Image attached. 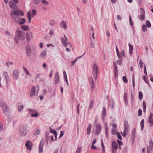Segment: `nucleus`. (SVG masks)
Listing matches in <instances>:
<instances>
[{
	"instance_id": "79ce46f5",
	"label": "nucleus",
	"mask_w": 153,
	"mask_h": 153,
	"mask_svg": "<svg viewBox=\"0 0 153 153\" xmlns=\"http://www.w3.org/2000/svg\"><path fill=\"white\" fill-rule=\"evenodd\" d=\"M40 133V131L39 130L36 129V131L34 132V135H37L39 134Z\"/></svg>"
},
{
	"instance_id": "0e129e2a",
	"label": "nucleus",
	"mask_w": 153,
	"mask_h": 153,
	"mask_svg": "<svg viewBox=\"0 0 153 153\" xmlns=\"http://www.w3.org/2000/svg\"><path fill=\"white\" fill-rule=\"evenodd\" d=\"M101 144L102 147L103 149H105V146L103 144V141L102 139H101Z\"/></svg>"
},
{
	"instance_id": "f3484780",
	"label": "nucleus",
	"mask_w": 153,
	"mask_h": 153,
	"mask_svg": "<svg viewBox=\"0 0 153 153\" xmlns=\"http://www.w3.org/2000/svg\"><path fill=\"white\" fill-rule=\"evenodd\" d=\"M26 21V20L25 19L22 18L19 19V18L18 22L19 25H23L25 23Z\"/></svg>"
},
{
	"instance_id": "58836bf2",
	"label": "nucleus",
	"mask_w": 153,
	"mask_h": 153,
	"mask_svg": "<svg viewBox=\"0 0 153 153\" xmlns=\"http://www.w3.org/2000/svg\"><path fill=\"white\" fill-rule=\"evenodd\" d=\"M129 24L131 26H132L133 25V23L131 20V16L129 15Z\"/></svg>"
},
{
	"instance_id": "2f4dec72",
	"label": "nucleus",
	"mask_w": 153,
	"mask_h": 153,
	"mask_svg": "<svg viewBox=\"0 0 153 153\" xmlns=\"http://www.w3.org/2000/svg\"><path fill=\"white\" fill-rule=\"evenodd\" d=\"M23 69L24 70V71L25 72V73L27 74V75H29L30 76H31V74H30V73H29V72L25 68V67L23 66Z\"/></svg>"
},
{
	"instance_id": "0eeeda50",
	"label": "nucleus",
	"mask_w": 153,
	"mask_h": 153,
	"mask_svg": "<svg viewBox=\"0 0 153 153\" xmlns=\"http://www.w3.org/2000/svg\"><path fill=\"white\" fill-rule=\"evenodd\" d=\"M61 39L62 43L63 45L65 47H67L68 46V41L65 35H64V36L62 37Z\"/></svg>"
},
{
	"instance_id": "69168bd1",
	"label": "nucleus",
	"mask_w": 153,
	"mask_h": 153,
	"mask_svg": "<svg viewBox=\"0 0 153 153\" xmlns=\"http://www.w3.org/2000/svg\"><path fill=\"white\" fill-rule=\"evenodd\" d=\"M144 73L146 76H147L146 69V65L144 66Z\"/></svg>"
},
{
	"instance_id": "f8f14e48",
	"label": "nucleus",
	"mask_w": 153,
	"mask_h": 153,
	"mask_svg": "<svg viewBox=\"0 0 153 153\" xmlns=\"http://www.w3.org/2000/svg\"><path fill=\"white\" fill-rule=\"evenodd\" d=\"M96 129L95 130V134L96 135H98L99 133L101 132V126L99 124H97L96 125Z\"/></svg>"
},
{
	"instance_id": "9b49d317",
	"label": "nucleus",
	"mask_w": 153,
	"mask_h": 153,
	"mask_svg": "<svg viewBox=\"0 0 153 153\" xmlns=\"http://www.w3.org/2000/svg\"><path fill=\"white\" fill-rule=\"evenodd\" d=\"M44 143L42 140H41L39 147V153H42L43 151V147L44 146Z\"/></svg>"
},
{
	"instance_id": "7ed1b4c3",
	"label": "nucleus",
	"mask_w": 153,
	"mask_h": 153,
	"mask_svg": "<svg viewBox=\"0 0 153 153\" xmlns=\"http://www.w3.org/2000/svg\"><path fill=\"white\" fill-rule=\"evenodd\" d=\"M27 127L28 125L27 124H26L21 126L19 131V134L21 136H25L26 135Z\"/></svg>"
},
{
	"instance_id": "c9c22d12",
	"label": "nucleus",
	"mask_w": 153,
	"mask_h": 153,
	"mask_svg": "<svg viewBox=\"0 0 153 153\" xmlns=\"http://www.w3.org/2000/svg\"><path fill=\"white\" fill-rule=\"evenodd\" d=\"M143 97V94L141 91H140L139 92V98L140 100H141Z\"/></svg>"
},
{
	"instance_id": "a19ab883",
	"label": "nucleus",
	"mask_w": 153,
	"mask_h": 153,
	"mask_svg": "<svg viewBox=\"0 0 153 153\" xmlns=\"http://www.w3.org/2000/svg\"><path fill=\"white\" fill-rule=\"evenodd\" d=\"M50 133H53V134L57 133L56 131L52 129L51 128H50Z\"/></svg>"
},
{
	"instance_id": "a878e982",
	"label": "nucleus",
	"mask_w": 153,
	"mask_h": 153,
	"mask_svg": "<svg viewBox=\"0 0 153 153\" xmlns=\"http://www.w3.org/2000/svg\"><path fill=\"white\" fill-rule=\"evenodd\" d=\"M94 105V101L93 100H91L90 102L89 106L88 107L89 110L91 109L93 107Z\"/></svg>"
},
{
	"instance_id": "9d476101",
	"label": "nucleus",
	"mask_w": 153,
	"mask_h": 153,
	"mask_svg": "<svg viewBox=\"0 0 153 153\" xmlns=\"http://www.w3.org/2000/svg\"><path fill=\"white\" fill-rule=\"evenodd\" d=\"M26 53L27 56H30L31 55V49L29 45H27L25 47Z\"/></svg>"
},
{
	"instance_id": "8fccbe9b",
	"label": "nucleus",
	"mask_w": 153,
	"mask_h": 153,
	"mask_svg": "<svg viewBox=\"0 0 153 153\" xmlns=\"http://www.w3.org/2000/svg\"><path fill=\"white\" fill-rule=\"evenodd\" d=\"M78 60V58H76L75 60L73 61H72L71 62V66H73L74 64L76 63V62Z\"/></svg>"
},
{
	"instance_id": "b1692460",
	"label": "nucleus",
	"mask_w": 153,
	"mask_h": 153,
	"mask_svg": "<svg viewBox=\"0 0 153 153\" xmlns=\"http://www.w3.org/2000/svg\"><path fill=\"white\" fill-rule=\"evenodd\" d=\"M49 132L48 131H46L45 134V140L47 142V143L48 144V135Z\"/></svg>"
},
{
	"instance_id": "bb28decb",
	"label": "nucleus",
	"mask_w": 153,
	"mask_h": 153,
	"mask_svg": "<svg viewBox=\"0 0 153 153\" xmlns=\"http://www.w3.org/2000/svg\"><path fill=\"white\" fill-rule=\"evenodd\" d=\"M144 119H142L140 122V125L141 127V130L143 131L144 127Z\"/></svg>"
},
{
	"instance_id": "f257e3e1",
	"label": "nucleus",
	"mask_w": 153,
	"mask_h": 153,
	"mask_svg": "<svg viewBox=\"0 0 153 153\" xmlns=\"http://www.w3.org/2000/svg\"><path fill=\"white\" fill-rule=\"evenodd\" d=\"M10 15L13 21L16 23H18L19 21V16H23L24 15V13L21 10L18 9L16 11H11Z\"/></svg>"
},
{
	"instance_id": "72a5a7b5",
	"label": "nucleus",
	"mask_w": 153,
	"mask_h": 153,
	"mask_svg": "<svg viewBox=\"0 0 153 153\" xmlns=\"http://www.w3.org/2000/svg\"><path fill=\"white\" fill-rule=\"evenodd\" d=\"M117 56L119 58V59H121V60L122 59V53L121 52H118L117 53Z\"/></svg>"
},
{
	"instance_id": "20e7f679",
	"label": "nucleus",
	"mask_w": 153,
	"mask_h": 153,
	"mask_svg": "<svg viewBox=\"0 0 153 153\" xmlns=\"http://www.w3.org/2000/svg\"><path fill=\"white\" fill-rule=\"evenodd\" d=\"M92 70L93 77L95 79H96L98 72V66L95 63H94L93 64Z\"/></svg>"
},
{
	"instance_id": "2eb2a0df",
	"label": "nucleus",
	"mask_w": 153,
	"mask_h": 153,
	"mask_svg": "<svg viewBox=\"0 0 153 153\" xmlns=\"http://www.w3.org/2000/svg\"><path fill=\"white\" fill-rule=\"evenodd\" d=\"M113 65L114 68V75L115 77L116 78L118 74V70L117 69V66L116 65V62H113Z\"/></svg>"
},
{
	"instance_id": "4468645a",
	"label": "nucleus",
	"mask_w": 153,
	"mask_h": 153,
	"mask_svg": "<svg viewBox=\"0 0 153 153\" xmlns=\"http://www.w3.org/2000/svg\"><path fill=\"white\" fill-rule=\"evenodd\" d=\"M55 84L56 85L57 82H59L60 81V77L59 76V73L58 72H56L55 75Z\"/></svg>"
},
{
	"instance_id": "37998d69",
	"label": "nucleus",
	"mask_w": 153,
	"mask_h": 153,
	"mask_svg": "<svg viewBox=\"0 0 153 153\" xmlns=\"http://www.w3.org/2000/svg\"><path fill=\"white\" fill-rule=\"evenodd\" d=\"M32 17H33L35 15H36V11L35 9H33L32 11Z\"/></svg>"
},
{
	"instance_id": "473e14b6",
	"label": "nucleus",
	"mask_w": 153,
	"mask_h": 153,
	"mask_svg": "<svg viewBox=\"0 0 153 153\" xmlns=\"http://www.w3.org/2000/svg\"><path fill=\"white\" fill-rule=\"evenodd\" d=\"M146 26L148 28H149L151 27V25L149 20H147L146 22Z\"/></svg>"
},
{
	"instance_id": "393cba45",
	"label": "nucleus",
	"mask_w": 153,
	"mask_h": 153,
	"mask_svg": "<svg viewBox=\"0 0 153 153\" xmlns=\"http://www.w3.org/2000/svg\"><path fill=\"white\" fill-rule=\"evenodd\" d=\"M128 46L129 47V53L130 55H131L133 53V47L132 45L129 43L128 44Z\"/></svg>"
},
{
	"instance_id": "09e8293b",
	"label": "nucleus",
	"mask_w": 153,
	"mask_h": 153,
	"mask_svg": "<svg viewBox=\"0 0 153 153\" xmlns=\"http://www.w3.org/2000/svg\"><path fill=\"white\" fill-rule=\"evenodd\" d=\"M139 63L140 65V68H142L143 67V62H142V60L141 59H140L139 61Z\"/></svg>"
},
{
	"instance_id": "338daca9",
	"label": "nucleus",
	"mask_w": 153,
	"mask_h": 153,
	"mask_svg": "<svg viewBox=\"0 0 153 153\" xmlns=\"http://www.w3.org/2000/svg\"><path fill=\"white\" fill-rule=\"evenodd\" d=\"M91 148L93 149H98V148H97L95 146H94V145H91Z\"/></svg>"
},
{
	"instance_id": "39448f33",
	"label": "nucleus",
	"mask_w": 153,
	"mask_h": 153,
	"mask_svg": "<svg viewBox=\"0 0 153 153\" xmlns=\"http://www.w3.org/2000/svg\"><path fill=\"white\" fill-rule=\"evenodd\" d=\"M29 112V114H31V116L33 117H37L39 113L35 109H30L28 108L27 109Z\"/></svg>"
},
{
	"instance_id": "aec40b11",
	"label": "nucleus",
	"mask_w": 153,
	"mask_h": 153,
	"mask_svg": "<svg viewBox=\"0 0 153 153\" xmlns=\"http://www.w3.org/2000/svg\"><path fill=\"white\" fill-rule=\"evenodd\" d=\"M30 140H28L26 141V143H25V146L27 147H28L27 149L31 150L32 149V146H30Z\"/></svg>"
},
{
	"instance_id": "603ef678",
	"label": "nucleus",
	"mask_w": 153,
	"mask_h": 153,
	"mask_svg": "<svg viewBox=\"0 0 153 153\" xmlns=\"http://www.w3.org/2000/svg\"><path fill=\"white\" fill-rule=\"evenodd\" d=\"M4 75L5 76V78H8L9 77L7 73L5 71L3 73Z\"/></svg>"
},
{
	"instance_id": "a18cd8bd",
	"label": "nucleus",
	"mask_w": 153,
	"mask_h": 153,
	"mask_svg": "<svg viewBox=\"0 0 153 153\" xmlns=\"http://www.w3.org/2000/svg\"><path fill=\"white\" fill-rule=\"evenodd\" d=\"M18 111L19 112H20L22 111L23 110L24 107L23 105H21L20 106H18Z\"/></svg>"
},
{
	"instance_id": "e2e57ef3",
	"label": "nucleus",
	"mask_w": 153,
	"mask_h": 153,
	"mask_svg": "<svg viewBox=\"0 0 153 153\" xmlns=\"http://www.w3.org/2000/svg\"><path fill=\"white\" fill-rule=\"evenodd\" d=\"M117 143L119 145V148L120 149V146L121 145H122L123 144L122 142L120 141L119 140H117Z\"/></svg>"
},
{
	"instance_id": "de8ad7c7",
	"label": "nucleus",
	"mask_w": 153,
	"mask_h": 153,
	"mask_svg": "<svg viewBox=\"0 0 153 153\" xmlns=\"http://www.w3.org/2000/svg\"><path fill=\"white\" fill-rule=\"evenodd\" d=\"M42 2L45 5H48V2L46 0H42Z\"/></svg>"
},
{
	"instance_id": "5701e85b",
	"label": "nucleus",
	"mask_w": 153,
	"mask_h": 153,
	"mask_svg": "<svg viewBox=\"0 0 153 153\" xmlns=\"http://www.w3.org/2000/svg\"><path fill=\"white\" fill-rule=\"evenodd\" d=\"M125 123H124V125H125V129L128 130L129 127V125L128 123V121L126 120L125 121Z\"/></svg>"
},
{
	"instance_id": "3c124183",
	"label": "nucleus",
	"mask_w": 153,
	"mask_h": 153,
	"mask_svg": "<svg viewBox=\"0 0 153 153\" xmlns=\"http://www.w3.org/2000/svg\"><path fill=\"white\" fill-rule=\"evenodd\" d=\"M138 115L140 116L142 114V110L140 109H139L138 111Z\"/></svg>"
},
{
	"instance_id": "4d7b16f0",
	"label": "nucleus",
	"mask_w": 153,
	"mask_h": 153,
	"mask_svg": "<svg viewBox=\"0 0 153 153\" xmlns=\"http://www.w3.org/2000/svg\"><path fill=\"white\" fill-rule=\"evenodd\" d=\"M3 129V128L2 123L0 121V133L2 131Z\"/></svg>"
},
{
	"instance_id": "ddd939ff",
	"label": "nucleus",
	"mask_w": 153,
	"mask_h": 153,
	"mask_svg": "<svg viewBox=\"0 0 153 153\" xmlns=\"http://www.w3.org/2000/svg\"><path fill=\"white\" fill-rule=\"evenodd\" d=\"M35 88L34 86L32 87L30 94V96L31 97H32L33 96H36L37 95V93H35Z\"/></svg>"
},
{
	"instance_id": "864d4df0",
	"label": "nucleus",
	"mask_w": 153,
	"mask_h": 153,
	"mask_svg": "<svg viewBox=\"0 0 153 153\" xmlns=\"http://www.w3.org/2000/svg\"><path fill=\"white\" fill-rule=\"evenodd\" d=\"M34 3L36 4H38L40 2V0H34Z\"/></svg>"
},
{
	"instance_id": "bf43d9fd",
	"label": "nucleus",
	"mask_w": 153,
	"mask_h": 153,
	"mask_svg": "<svg viewBox=\"0 0 153 153\" xmlns=\"http://www.w3.org/2000/svg\"><path fill=\"white\" fill-rule=\"evenodd\" d=\"M79 104H78L77 105V113L79 115Z\"/></svg>"
},
{
	"instance_id": "4c0bfd02",
	"label": "nucleus",
	"mask_w": 153,
	"mask_h": 153,
	"mask_svg": "<svg viewBox=\"0 0 153 153\" xmlns=\"http://www.w3.org/2000/svg\"><path fill=\"white\" fill-rule=\"evenodd\" d=\"M142 30L143 32H144L147 30V28L146 25H142Z\"/></svg>"
},
{
	"instance_id": "f704fd0d",
	"label": "nucleus",
	"mask_w": 153,
	"mask_h": 153,
	"mask_svg": "<svg viewBox=\"0 0 153 153\" xmlns=\"http://www.w3.org/2000/svg\"><path fill=\"white\" fill-rule=\"evenodd\" d=\"M26 35L27 36V42H29L30 40V35L28 32H26Z\"/></svg>"
},
{
	"instance_id": "6e6d98bb",
	"label": "nucleus",
	"mask_w": 153,
	"mask_h": 153,
	"mask_svg": "<svg viewBox=\"0 0 153 153\" xmlns=\"http://www.w3.org/2000/svg\"><path fill=\"white\" fill-rule=\"evenodd\" d=\"M149 147L151 146L153 147V141L152 140H150L149 141Z\"/></svg>"
},
{
	"instance_id": "dca6fc26",
	"label": "nucleus",
	"mask_w": 153,
	"mask_h": 153,
	"mask_svg": "<svg viewBox=\"0 0 153 153\" xmlns=\"http://www.w3.org/2000/svg\"><path fill=\"white\" fill-rule=\"evenodd\" d=\"M13 78L14 79L17 80L19 77V73L17 70H15L13 72Z\"/></svg>"
},
{
	"instance_id": "774afa93",
	"label": "nucleus",
	"mask_w": 153,
	"mask_h": 153,
	"mask_svg": "<svg viewBox=\"0 0 153 153\" xmlns=\"http://www.w3.org/2000/svg\"><path fill=\"white\" fill-rule=\"evenodd\" d=\"M149 123L151 124V125L152 126H153V119H152V120H149L148 121Z\"/></svg>"
},
{
	"instance_id": "cd10ccee",
	"label": "nucleus",
	"mask_w": 153,
	"mask_h": 153,
	"mask_svg": "<svg viewBox=\"0 0 153 153\" xmlns=\"http://www.w3.org/2000/svg\"><path fill=\"white\" fill-rule=\"evenodd\" d=\"M92 125L91 124H89V125L88 126L87 128V134L88 135H89L90 134V133L91 132V130L92 128Z\"/></svg>"
},
{
	"instance_id": "c85d7f7f",
	"label": "nucleus",
	"mask_w": 153,
	"mask_h": 153,
	"mask_svg": "<svg viewBox=\"0 0 153 153\" xmlns=\"http://www.w3.org/2000/svg\"><path fill=\"white\" fill-rule=\"evenodd\" d=\"M136 133V129L135 128L133 129V131L131 134L132 138H135Z\"/></svg>"
},
{
	"instance_id": "6e6552de",
	"label": "nucleus",
	"mask_w": 153,
	"mask_h": 153,
	"mask_svg": "<svg viewBox=\"0 0 153 153\" xmlns=\"http://www.w3.org/2000/svg\"><path fill=\"white\" fill-rule=\"evenodd\" d=\"M9 4L11 9L16 11L18 10V7L17 5L12 1H10L9 2Z\"/></svg>"
},
{
	"instance_id": "7c9ffc66",
	"label": "nucleus",
	"mask_w": 153,
	"mask_h": 153,
	"mask_svg": "<svg viewBox=\"0 0 153 153\" xmlns=\"http://www.w3.org/2000/svg\"><path fill=\"white\" fill-rule=\"evenodd\" d=\"M61 24H62V26L63 28H64L65 29H66L67 28L66 24V23L65 22L63 21H62L61 22Z\"/></svg>"
},
{
	"instance_id": "13d9d810",
	"label": "nucleus",
	"mask_w": 153,
	"mask_h": 153,
	"mask_svg": "<svg viewBox=\"0 0 153 153\" xmlns=\"http://www.w3.org/2000/svg\"><path fill=\"white\" fill-rule=\"evenodd\" d=\"M81 148L78 147L77 148L76 151L75 153H81Z\"/></svg>"
},
{
	"instance_id": "423d86ee",
	"label": "nucleus",
	"mask_w": 153,
	"mask_h": 153,
	"mask_svg": "<svg viewBox=\"0 0 153 153\" xmlns=\"http://www.w3.org/2000/svg\"><path fill=\"white\" fill-rule=\"evenodd\" d=\"M140 15L138 16V18L141 21H143L145 19V12L144 10L142 8L140 9Z\"/></svg>"
},
{
	"instance_id": "c756f323",
	"label": "nucleus",
	"mask_w": 153,
	"mask_h": 153,
	"mask_svg": "<svg viewBox=\"0 0 153 153\" xmlns=\"http://www.w3.org/2000/svg\"><path fill=\"white\" fill-rule=\"evenodd\" d=\"M46 54V51L45 50H44L40 54V56L42 58H44Z\"/></svg>"
},
{
	"instance_id": "412c9836",
	"label": "nucleus",
	"mask_w": 153,
	"mask_h": 153,
	"mask_svg": "<svg viewBox=\"0 0 153 153\" xmlns=\"http://www.w3.org/2000/svg\"><path fill=\"white\" fill-rule=\"evenodd\" d=\"M106 114V108L105 107H103V110L102 111V119H104L105 116Z\"/></svg>"
},
{
	"instance_id": "5fc2aeb1",
	"label": "nucleus",
	"mask_w": 153,
	"mask_h": 153,
	"mask_svg": "<svg viewBox=\"0 0 153 153\" xmlns=\"http://www.w3.org/2000/svg\"><path fill=\"white\" fill-rule=\"evenodd\" d=\"M131 99L132 100V102H133L134 100V96L133 94V93L132 91L131 92Z\"/></svg>"
},
{
	"instance_id": "6ab92c4d",
	"label": "nucleus",
	"mask_w": 153,
	"mask_h": 153,
	"mask_svg": "<svg viewBox=\"0 0 153 153\" xmlns=\"http://www.w3.org/2000/svg\"><path fill=\"white\" fill-rule=\"evenodd\" d=\"M112 149H114V150H117L118 149V145L115 141L112 142Z\"/></svg>"
},
{
	"instance_id": "c03bdc74",
	"label": "nucleus",
	"mask_w": 153,
	"mask_h": 153,
	"mask_svg": "<svg viewBox=\"0 0 153 153\" xmlns=\"http://www.w3.org/2000/svg\"><path fill=\"white\" fill-rule=\"evenodd\" d=\"M123 81L126 83L128 82V81L126 78V76H123Z\"/></svg>"
},
{
	"instance_id": "a211bd4d",
	"label": "nucleus",
	"mask_w": 153,
	"mask_h": 153,
	"mask_svg": "<svg viewBox=\"0 0 153 153\" xmlns=\"http://www.w3.org/2000/svg\"><path fill=\"white\" fill-rule=\"evenodd\" d=\"M21 29L24 31H28L29 30L30 27L27 25H22L21 27Z\"/></svg>"
},
{
	"instance_id": "4be33fe9",
	"label": "nucleus",
	"mask_w": 153,
	"mask_h": 153,
	"mask_svg": "<svg viewBox=\"0 0 153 153\" xmlns=\"http://www.w3.org/2000/svg\"><path fill=\"white\" fill-rule=\"evenodd\" d=\"M91 82L90 81L89 82L91 86V91L93 92L94 91V80L92 77H91Z\"/></svg>"
},
{
	"instance_id": "680f3d73",
	"label": "nucleus",
	"mask_w": 153,
	"mask_h": 153,
	"mask_svg": "<svg viewBox=\"0 0 153 153\" xmlns=\"http://www.w3.org/2000/svg\"><path fill=\"white\" fill-rule=\"evenodd\" d=\"M63 74L64 75V79H66V78H67L66 73L65 71H63Z\"/></svg>"
},
{
	"instance_id": "052dcab7",
	"label": "nucleus",
	"mask_w": 153,
	"mask_h": 153,
	"mask_svg": "<svg viewBox=\"0 0 153 153\" xmlns=\"http://www.w3.org/2000/svg\"><path fill=\"white\" fill-rule=\"evenodd\" d=\"M153 116V114L152 113L150 114L149 117V120H152Z\"/></svg>"
},
{
	"instance_id": "ea45409f",
	"label": "nucleus",
	"mask_w": 153,
	"mask_h": 153,
	"mask_svg": "<svg viewBox=\"0 0 153 153\" xmlns=\"http://www.w3.org/2000/svg\"><path fill=\"white\" fill-rule=\"evenodd\" d=\"M117 137L119 139L121 140H122V137L121 135L120 134L119 132H118L116 133Z\"/></svg>"
},
{
	"instance_id": "e433bc0d",
	"label": "nucleus",
	"mask_w": 153,
	"mask_h": 153,
	"mask_svg": "<svg viewBox=\"0 0 153 153\" xmlns=\"http://www.w3.org/2000/svg\"><path fill=\"white\" fill-rule=\"evenodd\" d=\"M143 79L144 80L145 82L149 85V80L147 79L146 77L145 76H143Z\"/></svg>"
},
{
	"instance_id": "49530a36",
	"label": "nucleus",
	"mask_w": 153,
	"mask_h": 153,
	"mask_svg": "<svg viewBox=\"0 0 153 153\" xmlns=\"http://www.w3.org/2000/svg\"><path fill=\"white\" fill-rule=\"evenodd\" d=\"M109 106L112 108L114 107L113 102L112 101H110L109 102Z\"/></svg>"
},
{
	"instance_id": "f03ea898",
	"label": "nucleus",
	"mask_w": 153,
	"mask_h": 153,
	"mask_svg": "<svg viewBox=\"0 0 153 153\" xmlns=\"http://www.w3.org/2000/svg\"><path fill=\"white\" fill-rule=\"evenodd\" d=\"M0 106L2 108L4 114L7 115L10 113L8 106L6 104L5 102H2L0 103Z\"/></svg>"
},
{
	"instance_id": "1a4fd4ad",
	"label": "nucleus",
	"mask_w": 153,
	"mask_h": 153,
	"mask_svg": "<svg viewBox=\"0 0 153 153\" xmlns=\"http://www.w3.org/2000/svg\"><path fill=\"white\" fill-rule=\"evenodd\" d=\"M22 33L23 32L22 30H20L16 31L15 37H16L18 39H19L21 40H23L25 39V37L22 36Z\"/></svg>"
}]
</instances>
